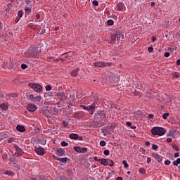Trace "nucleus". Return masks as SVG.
Segmentation results:
<instances>
[{
	"mask_svg": "<svg viewBox=\"0 0 180 180\" xmlns=\"http://www.w3.org/2000/svg\"><path fill=\"white\" fill-rule=\"evenodd\" d=\"M46 33V30H41L40 34H44Z\"/></svg>",
	"mask_w": 180,
	"mask_h": 180,
	"instance_id": "63",
	"label": "nucleus"
},
{
	"mask_svg": "<svg viewBox=\"0 0 180 180\" xmlns=\"http://www.w3.org/2000/svg\"><path fill=\"white\" fill-rule=\"evenodd\" d=\"M88 0H82V5H86Z\"/></svg>",
	"mask_w": 180,
	"mask_h": 180,
	"instance_id": "58",
	"label": "nucleus"
},
{
	"mask_svg": "<svg viewBox=\"0 0 180 180\" xmlns=\"http://www.w3.org/2000/svg\"><path fill=\"white\" fill-rule=\"evenodd\" d=\"M103 154H104V155H109V154H110L109 150H105L103 151Z\"/></svg>",
	"mask_w": 180,
	"mask_h": 180,
	"instance_id": "53",
	"label": "nucleus"
},
{
	"mask_svg": "<svg viewBox=\"0 0 180 180\" xmlns=\"http://www.w3.org/2000/svg\"><path fill=\"white\" fill-rule=\"evenodd\" d=\"M100 164L104 165V167L109 165V159H101Z\"/></svg>",
	"mask_w": 180,
	"mask_h": 180,
	"instance_id": "15",
	"label": "nucleus"
},
{
	"mask_svg": "<svg viewBox=\"0 0 180 180\" xmlns=\"http://www.w3.org/2000/svg\"><path fill=\"white\" fill-rule=\"evenodd\" d=\"M6 175H8L9 176H14L15 173H13L12 171H6L5 172Z\"/></svg>",
	"mask_w": 180,
	"mask_h": 180,
	"instance_id": "27",
	"label": "nucleus"
},
{
	"mask_svg": "<svg viewBox=\"0 0 180 180\" xmlns=\"http://www.w3.org/2000/svg\"><path fill=\"white\" fill-rule=\"evenodd\" d=\"M139 173H140V174H146V169H144V168H140V169H139Z\"/></svg>",
	"mask_w": 180,
	"mask_h": 180,
	"instance_id": "38",
	"label": "nucleus"
},
{
	"mask_svg": "<svg viewBox=\"0 0 180 180\" xmlns=\"http://www.w3.org/2000/svg\"><path fill=\"white\" fill-rule=\"evenodd\" d=\"M96 108V104L92 103L89 106V112L92 115L95 112V108Z\"/></svg>",
	"mask_w": 180,
	"mask_h": 180,
	"instance_id": "14",
	"label": "nucleus"
},
{
	"mask_svg": "<svg viewBox=\"0 0 180 180\" xmlns=\"http://www.w3.org/2000/svg\"><path fill=\"white\" fill-rule=\"evenodd\" d=\"M4 139H5V133L0 132V141H1V140H4Z\"/></svg>",
	"mask_w": 180,
	"mask_h": 180,
	"instance_id": "35",
	"label": "nucleus"
},
{
	"mask_svg": "<svg viewBox=\"0 0 180 180\" xmlns=\"http://www.w3.org/2000/svg\"><path fill=\"white\" fill-rule=\"evenodd\" d=\"M40 101H41V96H37L34 97L33 102H40Z\"/></svg>",
	"mask_w": 180,
	"mask_h": 180,
	"instance_id": "25",
	"label": "nucleus"
},
{
	"mask_svg": "<svg viewBox=\"0 0 180 180\" xmlns=\"http://www.w3.org/2000/svg\"><path fill=\"white\" fill-rule=\"evenodd\" d=\"M81 108H83L84 109V110H87V112H89V107L86 106V105H80Z\"/></svg>",
	"mask_w": 180,
	"mask_h": 180,
	"instance_id": "48",
	"label": "nucleus"
},
{
	"mask_svg": "<svg viewBox=\"0 0 180 180\" xmlns=\"http://www.w3.org/2000/svg\"><path fill=\"white\" fill-rule=\"evenodd\" d=\"M27 110L29 112H36V110H37V106H36V105L34 104H29L27 106Z\"/></svg>",
	"mask_w": 180,
	"mask_h": 180,
	"instance_id": "8",
	"label": "nucleus"
},
{
	"mask_svg": "<svg viewBox=\"0 0 180 180\" xmlns=\"http://www.w3.org/2000/svg\"><path fill=\"white\" fill-rule=\"evenodd\" d=\"M152 157H153L155 160H157L158 162H162V157H161V155H160L158 153H153Z\"/></svg>",
	"mask_w": 180,
	"mask_h": 180,
	"instance_id": "10",
	"label": "nucleus"
},
{
	"mask_svg": "<svg viewBox=\"0 0 180 180\" xmlns=\"http://www.w3.org/2000/svg\"><path fill=\"white\" fill-rule=\"evenodd\" d=\"M29 98L30 99V101H32L33 102L34 99V96L33 94L30 95Z\"/></svg>",
	"mask_w": 180,
	"mask_h": 180,
	"instance_id": "55",
	"label": "nucleus"
},
{
	"mask_svg": "<svg viewBox=\"0 0 180 180\" xmlns=\"http://www.w3.org/2000/svg\"><path fill=\"white\" fill-rule=\"evenodd\" d=\"M62 124L64 127H67L68 126V122L63 121Z\"/></svg>",
	"mask_w": 180,
	"mask_h": 180,
	"instance_id": "52",
	"label": "nucleus"
},
{
	"mask_svg": "<svg viewBox=\"0 0 180 180\" xmlns=\"http://www.w3.org/2000/svg\"><path fill=\"white\" fill-rule=\"evenodd\" d=\"M16 129L20 133H23V131H26V128L23 125H17Z\"/></svg>",
	"mask_w": 180,
	"mask_h": 180,
	"instance_id": "16",
	"label": "nucleus"
},
{
	"mask_svg": "<svg viewBox=\"0 0 180 180\" xmlns=\"http://www.w3.org/2000/svg\"><path fill=\"white\" fill-rule=\"evenodd\" d=\"M84 116V112L82 111L77 112L73 114V117L75 119H82Z\"/></svg>",
	"mask_w": 180,
	"mask_h": 180,
	"instance_id": "9",
	"label": "nucleus"
},
{
	"mask_svg": "<svg viewBox=\"0 0 180 180\" xmlns=\"http://www.w3.org/2000/svg\"><path fill=\"white\" fill-rule=\"evenodd\" d=\"M25 13H27L28 15L32 13V9H30L29 7L25 8Z\"/></svg>",
	"mask_w": 180,
	"mask_h": 180,
	"instance_id": "30",
	"label": "nucleus"
},
{
	"mask_svg": "<svg viewBox=\"0 0 180 180\" xmlns=\"http://www.w3.org/2000/svg\"><path fill=\"white\" fill-rule=\"evenodd\" d=\"M60 144H61L62 147H67V146H68V143H67L64 141H62Z\"/></svg>",
	"mask_w": 180,
	"mask_h": 180,
	"instance_id": "41",
	"label": "nucleus"
},
{
	"mask_svg": "<svg viewBox=\"0 0 180 180\" xmlns=\"http://www.w3.org/2000/svg\"><path fill=\"white\" fill-rule=\"evenodd\" d=\"M110 63H105V62H96L94 63V67L102 68L103 67H109L110 65Z\"/></svg>",
	"mask_w": 180,
	"mask_h": 180,
	"instance_id": "5",
	"label": "nucleus"
},
{
	"mask_svg": "<svg viewBox=\"0 0 180 180\" xmlns=\"http://www.w3.org/2000/svg\"><path fill=\"white\" fill-rule=\"evenodd\" d=\"M108 127H104L101 129V131H102V133L103 134H104V136H106V133H108Z\"/></svg>",
	"mask_w": 180,
	"mask_h": 180,
	"instance_id": "26",
	"label": "nucleus"
},
{
	"mask_svg": "<svg viewBox=\"0 0 180 180\" xmlns=\"http://www.w3.org/2000/svg\"><path fill=\"white\" fill-rule=\"evenodd\" d=\"M94 161H97V162L101 163V161L102 159H98V157H94Z\"/></svg>",
	"mask_w": 180,
	"mask_h": 180,
	"instance_id": "56",
	"label": "nucleus"
},
{
	"mask_svg": "<svg viewBox=\"0 0 180 180\" xmlns=\"http://www.w3.org/2000/svg\"><path fill=\"white\" fill-rule=\"evenodd\" d=\"M93 5L94 6H98L99 5V3L98 2V1L94 0V1H93Z\"/></svg>",
	"mask_w": 180,
	"mask_h": 180,
	"instance_id": "49",
	"label": "nucleus"
},
{
	"mask_svg": "<svg viewBox=\"0 0 180 180\" xmlns=\"http://www.w3.org/2000/svg\"><path fill=\"white\" fill-rule=\"evenodd\" d=\"M45 89H46V91H51V86H50V85H46V86H45Z\"/></svg>",
	"mask_w": 180,
	"mask_h": 180,
	"instance_id": "45",
	"label": "nucleus"
},
{
	"mask_svg": "<svg viewBox=\"0 0 180 180\" xmlns=\"http://www.w3.org/2000/svg\"><path fill=\"white\" fill-rule=\"evenodd\" d=\"M116 39H117V35H116V34H112V35L111 36V41H116Z\"/></svg>",
	"mask_w": 180,
	"mask_h": 180,
	"instance_id": "36",
	"label": "nucleus"
},
{
	"mask_svg": "<svg viewBox=\"0 0 180 180\" xmlns=\"http://www.w3.org/2000/svg\"><path fill=\"white\" fill-rule=\"evenodd\" d=\"M68 53H63V54H62L60 56V60H65L66 58H68Z\"/></svg>",
	"mask_w": 180,
	"mask_h": 180,
	"instance_id": "24",
	"label": "nucleus"
},
{
	"mask_svg": "<svg viewBox=\"0 0 180 180\" xmlns=\"http://www.w3.org/2000/svg\"><path fill=\"white\" fill-rule=\"evenodd\" d=\"M56 98L59 99V101H61V102H64V101H67V96H65V94L64 92H58L56 94Z\"/></svg>",
	"mask_w": 180,
	"mask_h": 180,
	"instance_id": "6",
	"label": "nucleus"
},
{
	"mask_svg": "<svg viewBox=\"0 0 180 180\" xmlns=\"http://www.w3.org/2000/svg\"><path fill=\"white\" fill-rule=\"evenodd\" d=\"M116 36H117V41H120V37H122V39H124V35L120 32H117L116 33Z\"/></svg>",
	"mask_w": 180,
	"mask_h": 180,
	"instance_id": "20",
	"label": "nucleus"
},
{
	"mask_svg": "<svg viewBox=\"0 0 180 180\" xmlns=\"http://www.w3.org/2000/svg\"><path fill=\"white\" fill-rule=\"evenodd\" d=\"M44 96L46 98V99H49L53 96V92L49 91L48 93H44Z\"/></svg>",
	"mask_w": 180,
	"mask_h": 180,
	"instance_id": "18",
	"label": "nucleus"
},
{
	"mask_svg": "<svg viewBox=\"0 0 180 180\" xmlns=\"http://www.w3.org/2000/svg\"><path fill=\"white\" fill-rule=\"evenodd\" d=\"M94 120L96 121L95 127H102V126H105V123L108 122L105 111L102 110H98L94 115Z\"/></svg>",
	"mask_w": 180,
	"mask_h": 180,
	"instance_id": "1",
	"label": "nucleus"
},
{
	"mask_svg": "<svg viewBox=\"0 0 180 180\" xmlns=\"http://www.w3.org/2000/svg\"><path fill=\"white\" fill-rule=\"evenodd\" d=\"M30 88H32L35 91V92H41V85L40 84H36L34 83H30L29 84Z\"/></svg>",
	"mask_w": 180,
	"mask_h": 180,
	"instance_id": "3",
	"label": "nucleus"
},
{
	"mask_svg": "<svg viewBox=\"0 0 180 180\" xmlns=\"http://www.w3.org/2000/svg\"><path fill=\"white\" fill-rule=\"evenodd\" d=\"M101 147H105L106 146V142L105 141H101L100 142Z\"/></svg>",
	"mask_w": 180,
	"mask_h": 180,
	"instance_id": "39",
	"label": "nucleus"
},
{
	"mask_svg": "<svg viewBox=\"0 0 180 180\" xmlns=\"http://www.w3.org/2000/svg\"><path fill=\"white\" fill-rule=\"evenodd\" d=\"M108 165L109 167H113V165H115V162H113V160L108 159Z\"/></svg>",
	"mask_w": 180,
	"mask_h": 180,
	"instance_id": "32",
	"label": "nucleus"
},
{
	"mask_svg": "<svg viewBox=\"0 0 180 180\" xmlns=\"http://www.w3.org/2000/svg\"><path fill=\"white\" fill-rule=\"evenodd\" d=\"M56 153L60 157H63V155H65V150H64V149H63L61 148L56 149Z\"/></svg>",
	"mask_w": 180,
	"mask_h": 180,
	"instance_id": "12",
	"label": "nucleus"
},
{
	"mask_svg": "<svg viewBox=\"0 0 180 180\" xmlns=\"http://www.w3.org/2000/svg\"><path fill=\"white\" fill-rule=\"evenodd\" d=\"M35 151L38 155H44V148H41V146L38 148H35Z\"/></svg>",
	"mask_w": 180,
	"mask_h": 180,
	"instance_id": "11",
	"label": "nucleus"
},
{
	"mask_svg": "<svg viewBox=\"0 0 180 180\" xmlns=\"http://www.w3.org/2000/svg\"><path fill=\"white\" fill-rule=\"evenodd\" d=\"M56 160H57V161H60V162L65 163L68 161V158H56Z\"/></svg>",
	"mask_w": 180,
	"mask_h": 180,
	"instance_id": "17",
	"label": "nucleus"
},
{
	"mask_svg": "<svg viewBox=\"0 0 180 180\" xmlns=\"http://www.w3.org/2000/svg\"><path fill=\"white\" fill-rule=\"evenodd\" d=\"M180 164V158H177L176 160L173 162V165L178 167V165Z\"/></svg>",
	"mask_w": 180,
	"mask_h": 180,
	"instance_id": "28",
	"label": "nucleus"
},
{
	"mask_svg": "<svg viewBox=\"0 0 180 180\" xmlns=\"http://www.w3.org/2000/svg\"><path fill=\"white\" fill-rule=\"evenodd\" d=\"M169 56H170L169 52H165V57H169Z\"/></svg>",
	"mask_w": 180,
	"mask_h": 180,
	"instance_id": "60",
	"label": "nucleus"
},
{
	"mask_svg": "<svg viewBox=\"0 0 180 180\" xmlns=\"http://www.w3.org/2000/svg\"><path fill=\"white\" fill-rule=\"evenodd\" d=\"M87 152H88V148H81V153H87Z\"/></svg>",
	"mask_w": 180,
	"mask_h": 180,
	"instance_id": "46",
	"label": "nucleus"
},
{
	"mask_svg": "<svg viewBox=\"0 0 180 180\" xmlns=\"http://www.w3.org/2000/svg\"><path fill=\"white\" fill-rule=\"evenodd\" d=\"M19 20H20V17H17L15 20V22L18 23L19 22Z\"/></svg>",
	"mask_w": 180,
	"mask_h": 180,
	"instance_id": "59",
	"label": "nucleus"
},
{
	"mask_svg": "<svg viewBox=\"0 0 180 180\" xmlns=\"http://www.w3.org/2000/svg\"><path fill=\"white\" fill-rule=\"evenodd\" d=\"M18 18H22V16H23V11L20 10L18 13Z\"/></svg>",
	"mask_w": 180,
	"mask_h": 180,
	"instance_id": "37",
	"label": "nucleus"
},
{
	"mask_svg": "<svg viewBox=\"0 0 180 180\" xmlns=\"http://www.w3.org/2000/svg\"><path fill=\"white\" fill-rule=\"evenodd\" d=\"M113 23H114L113 20H108V26H112Z\"/></svg>",
	"mask_w": 180,
	"mask_h": 180,
	"instance_id": "40",
	"label": "nucleus"
},
{
	"mask_svg": "<svg viewBox=\"0 0 180 180\" xmlns=\"http://www.w3.org/2000/svg\"><path fill=\"white\" fill-rule=\"evenodd\" d=\"M169 164H171V160H167L165 162V165H169Z\"/></svg>",
	"mask_w": 180,
	"mask_h": 180,
	"instance_id": "54",
	"label": "nucleus"
},
{
	"mask_svg": "<svg viewBox=\"0 0 180 180\" xmlns=\"http://www.w3.org/2000/svg\"><path fill=\"white\" fill-rule=\"evenodd\" d=\"M69 137L72 140H78V134H70Z\"/></svg>",
	"mask_w": 180,
	"mask_h": 180,
	"instance_id": "19",
	"label": "nucleus"
},
{
	"mask_svg": "<svg viewBox=\"0 0 180 180\" xmlns=\"http://www.w3.org/2000/svg\"><path fill=\"white\" fill-rule=\"evenodd\" d=\"M0 108L3 110H8V104L6 103H2L0 105Z\"/></svg>",
	"mask_w": 180,
	"mask_h": 180,
	"instance_id": "23",
	"label": "nucleus"
},
{
	"mask_svg": "<svg viewBox=\"0 0 180 180\" xmlns=\"http://www.w3.org/2000/svg\"><path fill=\"white\" fill-rule=\"evenodd\" d=\"M172 148H174V150H175L176 151H179V147H178V146L174 145L172 146Z\"/></svg>",
	"mask_w": 180,
	"mask_h": 180,
	"instance_id": "50",
	"label": "nucleus"
},
{
	"mask_svg": "<svg viewBox=\"0 0 180 180\" xmlns=\"http://www.w3.org/2000/svg\"><path fill=\"white\" fill-rule=\"evenodd\" d=\"M111 79L113 81V84H117L120 81V76L117 75H113L111 77Z\"/></svg>",
	"mask_w": 180,
	"mask_h": 180,
	"instance_id": "13",
	"label": "nucleus"
},
{
	"mask_svg": "<svg viewBox=\"0 0 180 180\" xmlns=\"http://www.w3.org/2000/svg\"><path fill=\"white\" fill-rule=\"evenodd\" d=\"M21 68L22 70H26V68H27V65L25 63L21 64Z\"/></svg>",
	"mask_w": 180,
	"mask_h": 180,
	"instance_id": "44",
	"label": "nucleus"
},
{
	"mask_svg": "<svg viewBox=\"0 0 180 180\" xmlns=\"http://www.w3.org/2000/svg\"><path fill=\"white\" fill-rule=\"evenodd\" d=\"M179 77H180V74H179V72H175L174 73V75H173V77H174V78H179Z\"/></svg>",
	"mask_w": 180,
	"mask_h": 180,
	"instance_id": "34",
	"label": "nucleus"
},
{
	"mask_svg": "<svg viewBox=\"0 0 180 180\" xmlns=\"http://www.w3.org/2000/svg\"><path fill=\"white\" fill-rule=\"evenodd\" d=\"M78 71H79V68H77L71 72L72 77H77L78 75Z\"/></svg>",
	"mask_w": 180,
	"mask_h": 180,
	"instance_id": "21",
	"label": "nucleus"
},
{
	"mask_svg": "<svg viewBox=\"0 0 180 180\" xmlns=\"http://www.w3.org/2000/svg\"><path fill=\"white\" fill-rule=\"evenodd\" d=\"M168 116H169V113L165 112L163 114L162 117H163V119H167L168 117Z\"/></svg>",
	"mask_w": 180,
	"mask_h": 180,
	"instance_id": "43",
	"label": "nucleus"
},
{
	"mask_svg": "<svg viewBox=\"0 0 180 180\" xmlns=\"http://www.w3.org/2000/svg\"><path fill=\"white\" fill-rule=\"evenodd\" d=\"M153 50H154V49L153 48V46H149L148 48V53H153Z\"/></svg>",
	"mask_w": 180,
	"mask_h": 180,
	"instance_id": "47",
	"label": "nucleus"
},
{
	"mask_svg": "<svg viewBox=\"0 0 180 180\" xmlns=\"http://www.w3.org/2000/svg\"><path fill=\"white\" fill-rule=\"evenodd\" d=\"M122 164L124 165V168H129V164H127V161L123 160Z\"/></svg>",
	"mask_w": 180,
	"mask_h": 180,
	"instance_id": "33",
	"label": "nucleus"
},
{
	"mask_svg": "<svg viewBox=\"0 0 180 180\" xmlns=\"http://www.w3.org/2000/svg\"><path fill=\"white\" fill-rule=\"evenodd\" d=\"M28 53L31 57H37V54H40V51L39 48H32L29 49Z\"/></svg>",
	"mask_w": 180,
	"mask_h": 180,
	"instance_id": "4",
	"label": "nucleus"
},
{
	"mask_svg": "<svg viewBox=\"0 0 180 180\" xmlns=\"http://www.w3.org/2000/svg\"><path fill=\"white\" fill-rule=\"evenodd\" d=\"M14 148H15V155L17 157H21V155H23V150L19 148L18 146H15Z\"/></svg>",
	"mask_w": 180,
	"mask_h": 180,
	"instance_id": "7",
	"label": "nucleus"
},
{
	"mask_svg": "<svg viewBox=\"0 0 180 180\" xmlns=\"http://www.w3.org/2000/svg\"><path fill=\"white\" fill-rule=\"evenodd\" d=\"M151 133L153 136H164L165 134V129L160 127H154L151 129Z\"/></svg>",
	"mask_w": 180,
	"mask_h": 180,
	"instance_id": "2",
	"label": "nucleus"
},
{
	"mask_svg": "<svg viewBox=\"0 0 180 180\" xmlns=\"http://www.w3.org/2000/svg\"><path fill=\"white\" fill-rule=\"evenodd\" d=\"M123 8H124V4L119 3L117 4V9H118V11H123Z\"/></svg>",
	"mask_w": 180,
	"mask_h": 180,
	"instance_id": "22",
	"label": "nucleus"
},
{
	"mask_svg": "<svg viewBox=\"0 0 180 180\" xmlns=\"http://www.w3.org/2000/svg\"><path fill=\"white\" fill-rule=\"evenodd\" d=\"M152 148H153V150H158V146H157L155 144H153Z\"/></svg>",
	"mask_w": 180,
	"mask_h": 180,
	"instance_id": "51",
	"label": "nucleus"
},
{
	"mask_svg": "<svg viewBox=\"0 0 180 180\" xmlns=\"http://www.w3.org/2000/svg\"><path fill=\"white\" fill-rule=\"evenodd\" d=\"M58 178L60 180H68V179L65 176H60Z\"/></svg>",
	"mask_w": 180,
	"mask_h": 180,
	"instance_id": "42",
	"label": "nucleus"
},
{
	"mask_svg": "<svg viewBox=\"0 0 180 180\" xmlns=\"http://www.w3.org/2000/svg\"><path fill=\"white\" fill-rule=\"evenodd\" d=\"M146 98H153L154 96L153 95V93L148 91L146 94Z\"/></svg>",
	"mask_w": 180,
	"mask_h": 180,
	"instance_id": "31",
	"label": "nucleus"
},
{
	"mask_svg": "<svg viewBox=\"0 0 180 180\" xmlns=\"http://www.w3.org/2000/svg\"><path fill=\"white\" fill-rule=\"evenodd\" d=\"M12 141H13V139L12 138H10L8 139L7 143H12Z\"/></svg>",
	"mask_w": 180,
	"mask_h": 180,
	"instance_id": "61",
	"label": "nucleus"
},
{
	"mask_svg": "<svg viewBox=\"0 0 180 180\" xmlns=\"http://www.w3.org/2000/svg\"><path fill=\"white\" fill-rule=\"evenodd\" d=\"M73 148H74L75 151H76V153H81V147L75 146Z\"/></svg>",
	"mask_w": 180,
	"mask_h": 180,
	"instance_id": "29",
	"label": "nucleus"
},
{
	"mask_svg": "<svg viewBox=\"0 0 180 180\" xmlns=\"http://www.w3.org/2000/svg\"><path fill=\"white\" fill-rule=\"evenodd\" d=\"M53 112H55L56 113H58L59 110H58V109H57V108H54Z\"/></svg>",
	"mask_w": 180,
	"mask_h": 180,
	"instance_id": "62",
	"label": "nucleus"
},
{
	"mask_svg": "<svg viewBox=\"0 0 180 180\" xmlns=\"http://www.w3.org/2000/svg\"><path fill=\"white\" fill-rule=\"evenodd\" d=\"M176 65H180V59L176 60Z\"/></svg>",
	"mask_w": 180,
	"mask_h": 180,
	"instance_id": "64",
	"label": "nucleus"
},
{
	"mask_svg": "<svg viewBox=\"0 0 180 180\" xmlns=\"http://www.w3.org/2000/svg\"><path fill=\"white\" fill-rule=\"evenodd\" d=\"M169 136H172V130H169L167 136L169 137Z\"/></svg>",
	"mask_w": 180,
	"mask_h": 180,
	"instance_id": "57",
	"label": "nucleus"
}]
</instances>
